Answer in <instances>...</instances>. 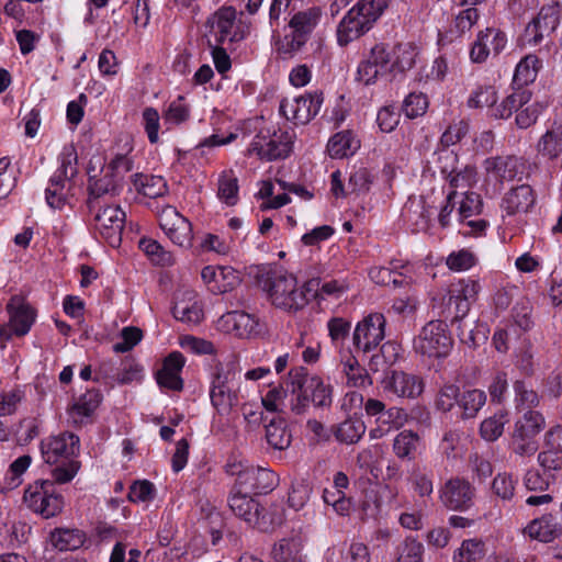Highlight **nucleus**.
Returning a JSON list of instances; mask_svg holds the SVG:
<instances>
[{
    "label": "nucleus",
    "mask_w": 562,
    "mask_h": 562,
    "mask_svg": "<svg viewBox=\"0 0 562 562\" xmlns=\"http://www.w3.org/2000/svg\"><path fill=\"white\" fill-rule=\"evenodd\" d=\"M270 303L286 313L303 310L318 294L319 279L299 284L296 277L284 271H272L260 281Z\"/></svg>",
    "instance_id": "1"
},
{
    "label": "nucleus",
    "mask_w": 562,
    "mask_h": 562,
    "mask_svg": "<svg viewBox=\"0 0 562 562\" xmlns=\"http://www.w3.org/2000/svg\"><path fill=\"white\" fill-rule=\"evenodd\" d=\"M101 166V157L92 158L89 162L87 173L89 176V200L88 206L92 211L97 206V200L105 194L115 195L122 187L124 176L132 170V161L124 155L116 156L109 165L100 170L101 177L97 173L93 162Z\"/></svg>",
    "instance_id": "2"
},
{
    "label": "nucleus",
    "mask_w": 562,
    "mask_h": 562,
    "mask_svg": "<svg viewBox=\"0 0 562 562\" xmlns=\"http://www.w3.org/2000/svg\"><path fill=\"white\" fill-rule=\"evenodd\" d=\"M239 373L237 363H216L210 375V398L220 415H228L238 402Z\"/></svg>",
    "instance_id": "3"
},
{
    "label": "nucleus",
    "mask_w": 562,
    "mask_h": 562,
    "mask_svg": "<svg viewBox=\"0 0 562 562\" xmlns=\"http://www.w3.org/2000/svg\"><path fill=\"white\" fill-rule=\"evenodd\" d=\"M480 289L479 282L472 279H460L453 282L447 295L442 297L439 315L452 323L461 321L469 313L471 303L475 301Z\"/></svg>",
    "instance_id": "4"
},
{
    "label": "nucleus",
    "mask_w": 562,
    "mask_h": 562,
    "mask_svg": "<svg viewBox=\"0 0 562 562\" xmlns=\"http://www.w3.org/2000/svg\"><path fill=\"white\" fill-rule=\"evenodd\" d=\"M24 503L43 518L58 515L64 507V497L50 480H37L24 492Z\"/></svg>",
    "instance_id": "5"
},
{
    "label": "nucleus",
    "mask_w": 562,
    "mask_h": 562,
    "mask_svg": "<svg viewBox=\"0 0 562 562\" xmlns=\"http://www.w3.org/2000/svg\"><path fill=\"white\" fill-rule=\"evenodd\" d=\"M544 427L546 419L540 412L533 409L524 412L514 425L512 434L513 451L520 457L536 453L538 445L535 438Z\"/></svg>",
    "instance_id": "6"
},
{
    "label": "nucleus",
    "mask_w": 562,
    "mask_h": 562,
    "mask_svg": "<svg viewBox=\"0 0 562 562\" xmlns=\"http://www.w3.org/2000/svg\"><path fill=\"white\" fill-rule=\"evenodd\" d=\"M452 347V339L443 321H430L414 340L417 352L427 357H446Z\"/></svg>",
    "instance_id": "7"
},
{
    "label": "nucleus",
    "mask_w": 562,
    "mask_h": 562,
    "mask_svg": "<svg viewBox=\"0 0 562 562\" xmlns=\"http://www.w3.org/2000/svg\"><path fill=\"white\" fill-rule=\"evenodd\" d=\"M323 102V92L315 90L299 97L282 99L279 111L288 121L296 125H305L319 113Z\"/></svg>",
    "instance_id": "8"
},
{
    "label": "nucleus",
    "mask_w": 562,
    "mask_h": 562,
    "mask_svg": "<svg viewBox=\"0 0 562 562\" xmlns=\"http://www.w3.org/2000/svg\"><path fill=\"white\" fill-rule=\"evenodd\" d=\"M293 134L286 131H261L250 145V153L257 154L268 161L283 159L292 150Z\"/></svg>",
    "instance_id": "9"
},
{
    "label": "nucleus",
    "mask_w": 562,
    "mask_h": 562,
    "mask_svg": "<svg viewBox=\"0 0 562 562\" xmlns=\"http://www.w3.org/2000/svg\"><path fill=\"white\" fill-rule=\"evenodd\" d=\"M386 321L381 313H371L360 321L352 334V345L358 352L374 350L385 337Z\"/></svg>",
    "instance_id": "10"
},
{
    "label": "nucleus",
    "mask_w": 562,
    "mask_h": 562,
    "mask_svg": "<svg viewBox=\"0 0 562 562\" xmlns=\"http://www.w3.org/2000/svg\"><path fill=\"white\" fill-rule=\"evenodd\" d=\"M383 392L397 398H417L424 392V381L415 374L390 370L381 380Z\"/></svg>",
    "instance_id": "11"
},
{
    "label": "nucleus",
    "mask_w": 562,
    "mask_h": 562,
    "mask_svg": "<svg viewBox=\"0 0 562 562\" xmlns=\"http://www.w3.org/2000/svg\"><path fill=\"white\" fill-rule=\"evenodd\" d=\"M231 474L237 475L235 488L247 494H267L277 486V475L273 471L261 467H246L238 471L232 470Z\"/></svg>",
    "instance_id": "12"
},
{
    "label": "nucleus",
    "mask_w": 562,
    "mask_h": 562,
    "mask_svg": "<svg viewBox=\"0 0 562 562\" xmlns=\"http://www.w3.org/2000/svg\"><path fill=\"white\" fill-rule=\"evenodd\" d=\"M561 10L558 3L543 5L526 26L524 38L529 45H538L549 37L560 23Z\"/></svg>",
    "instance_id": "13"
},
{
    "label": "nucleus",
    "mask_w": 562,
    "mask_h": 562,
    "mask_svg": "<svg viewBox=\"0 0 562 562\" xmlns=\"http://www.w3.org/2000/svg\"><path fill=\"white\" fill-rule=\"evenodd\" d=\"M290 378L294 379L299 389H304L315 407L325 408L331 405L333 390L318 375H311L304 367H296L290 370Z\"/></svg>",
    "instance_id": "14"
},
{
    "label": "nucleus",
    "mask_w": 562,
    "mask_h": 562,
    "mask_svg": "<svg viewBox=\"0 0 562 562\" xmlns=\"http://www.w3.org/2000/svg\"><path fill=\"white\" fill-rule=\"evenodd\" d=\"M79 449V437L68 431L52 436L41 443L43 459L48 464L72 460Z\"/></svg>",
    "instance_id": "15"
},
{
    "label": "nucleus",
    "mask_w": 562,
    "mask_h": 562,
    "mask_svg": "<svg viewBox=\"0 0 562 562\" xmlns=\"http://www.w3.org/2000/svg\"><path fill=\"white\" fill-rule=\"evenodd\" d=\"M228 505L234 515L243 519L249 526L258 528L261 531L269 529V524L261 514L262 507L247 493L234 487L228 497Z\"/></svg>",
    "instance_id": "16"
},
{
    "label": "nucleus",
    "mask_w": 562,
    "mask_h": 562,
    "mask_svg": "<svg viewBox=\"0 0 562 562\" xmlns=\"http://www.w3.org/2000/svg\"><path fill=\"white\" fill-rule=\"evenodd\" d=\"M125 212L119 205L100 209L95 216V229L112 247H119L125 224Z\"/></svg>",
    "instance_id": "17"
},
{
    "label": "nucleus",
    "mask_w": 562,
    "mask_h": 562,
    "mask_svg": "<svg viewBox=\"0 0 562 562\" xmlns=\"http://www.w3.org/2000/svg\"><path fill=\"white\" fill-rule=\"evenodd\" d=\"M159 225L173 244L180 247L191 246V223L173 206L168 205L162 209L159 215Z\"/></svg>",
    "instance_id": "18"
},
{
    "label": "nucleus",
    "mask_w": 562,
    "mask_h": 562,
    "mask_svg": "<svg viewBox=\"0 0 562 562\" xmlns=\"http://www.w3.org/2000/svg\"><path fill=\"white\" fill-rule=\"evenodd\" d=\"M439 497L451 510H467L473 504L474 487L464 479L451 477L440 487Z\"/></svg>",
    "instance_id": "19"
},
{
    "label": "nucleus",
    "mask_w": 562,
    "mask_h": 562,
    "mask_svg": "<svg viewBox=\"0 0 562 562\" xmlns=\"http://www.w3.org/2000/svg\"><path fill=\"white\" fill-rule=\"evenodd\" d=\"M184 357L179 351L171 352L162 363V368L157 372V383L161 387L172 391H181L183 389V381L180 372L184 367Z\"/></svg>",
    "instance_id": "20"
},
{
    "label": "nucleus",
    "mask_w": 562,
    "mask_h": 562,
    "mask_svg": "<svg viewBox=\"0 0 562 562\" xmlns=\"http://www.w3.org/2000/svg\"><path fill=\"white\" fill-rule=\"evenodd\" d=\"M14 335H26L35 321L34 310L21 296H12L7 305Z\"/></svg>",
    "instance_id": "21"
},
{
    "label": "nucleus",
    "mask_w": 562,
    "mask_h": 562,
    "mask_svg": "<svg viewBox=\"0 0 562 562\" xmlns=\"http://www.w3.org/2000/svg\"><path fill=\"white\" fill-rule=\"evenodd\" d=\"M524 533L532 540L543 543L554 541L562 535V525L552 514H544L532 519L524 529Z\"/></svg>",
    "instance_id": "22"
},
{
    "label": "nucleus",
    "mask_w": 562,
    "mask_h": 562,
    "mask_svg": "<svg viewBox=\"0 0 562 562\" xmlns=\"http://www.w3.org/2000/svg\"><path fill=\"white\" fill-rule=\"evenodd\" d=\"M536 203L533 190L528 184L513 188L503 198L502 207L507 215L527 213Z\"/></svg>",
    "instance_id": "23"
},
{
    "label": "nucleus",
    "mask_w": 562,
    "mask_h": 562,
    "mask_svg": "<svg viewBox=\"0 0 562 562\" xmlns=\"http://www.w3.org/2000/svg\"><path fill=\"white\" fill-rule=\"evenodd\" d=\"M101 401L102 394L98 390H89L82 394L68 411L72 423L78 426L90 423Z\"/></svg>",
    "instance_id": "24"
},
{
    "label": "nucleus",
    "mask_w": 562,
    "mask_h": 562,
    "mask_svg": "<svg viewBox=\"0 0 562 562\" xmlns=\"http://www.w3.org/2000/svg\"><path fill=\"white\" fill-rule=\"evenodd\" d=\"M439 159L441 162H445V165L441 166V173L449 181L451 188H464L473 180L475 171L472 167L467 166L463 169H458L454 166L458 157L453 151L442 153Z\"/></svg>",
    "instance_id": "25"
},
{
    "label": "nucleus",
    "mask_w": 562,
    "mask_h": 562,
    "mask_svg": "<svg viewBox=\"0 0 562 562\" xmlns=\"http://www.w3.org/2000/svg\"><path fill=\"white\" fill-rule=\"evenodd\" d=\"M487 396L484 391L469 389L460 393L457 416L462 420L474 419L486 404Z\"/></svg>",
    "instance_id": "26"
},
{
    "label": "nucleus",
    "mask_w": 562,
    "mask_h": 562,
    "mask_svg": "<svg viewBox=\"0 0 562 562\" xmlns=\"http://www.w3.org/2000/svg\"><path fill=\"white\" fill-rule=\"evenodd\" d=\"M172 315L176 319L188 323L198 324L203 318V311L195 299V294L191 291H186L181 299H177L172 307Z\"/></svg>",
    "instance_id": "27"
},
{
    "label": "nucleus",
    "mask_w": 562,
    "mask_h": 562,
    "mask_svg": "<svg viewBox=\"0 0 562 562\" xmlns=\"http://www.w3.org/2000/svg\"><path fill=\"white\" fill-rule=\"evenodd\" d=\"M538 154L549 160L562 155V121L553 122L537 143Z\"/></svg>",
    "instance_id": "28"
},
{
    "label": "nucleus",
    "mask_w": 562,
    "mask_h": 562,
    "mask_svg": "<svg viewBox=\"0 0 562 562\" xmlns=\"http://www.w3.org/2000/svg\"><path fill=\"white\" fill-rule=\"evenodd\" d=\"M487 172L493 173L501 181H512L521 173L524 165L515 156H498L485 161Z\"/></svg>",
    "instance_id": "29"
},
{
    "label": "nucleus",
    "mask_w": 562,
    "mask_h": 562,
    "mask_svg": "<svg viewBox=\"0 0 562 562\" xmlns=\"http://www.w3.org/2000/svg\"><path fill=\"white\" fill-rule=\"evenodd\" d=\"M531 100V92L527 89L517 88L513 93L507 95L499 104L494 106L493 116L506 120L514 112H518L520 108Z\"/></svg>",
    "instance_id": "30"
},
{
    "label": "nucleus",
    "mask_w": 562,
    "mask_h": 562,
    "mask_svg": "<svg viewBox=\"0 0 562 562\" xmlns=\"http://www.w3.org/2000/svg\"><path fill=\"white\" fill-rule=\"evenodd\" d=\"M321 18V9L313 7L295 13L290 20L289 25L294 33L300 34L308 40L313 30L318 24Z\"/></svg>",
    "instance_id": "31"
},
{
    "label": "nucleus",
    "mask_w": 562,
    "mask_h": 562,
    "mask_svg": "<svg viewBox=\"0 0 562 562\" xmlns=\"http://www.w3.org/2000/svg\"><path fill=\"white\" fill-rule=\"evenodd\" d=\"M133 184L138 193L150 199L162 196L168 191L167 182L160 176L136 173Z\"/></svg>",
    "instance_id": "32"
},
{
    "label": "nucleus",
    "mask_w": 562,
    "mask_h": 562,
    "mask_svg": "<svg viewBox=\"0 0 562 562\" xmlns=\"http://www.w3.org/2000/svg\"><path fill=\"white\" fill-rule=\"evenodd\" d=\"M266 439L269 446L277 450H284L291 445L292 435L286 423L281 417H273L266 425Z\"/></svg>",
    "instance_id": "33"
},
{
    "label": "nucleus",
    "mask_w": 562,
    "mask_h": 562,
    "mask_svg": "<svg viewBox=\"0 0 562 562\" xmlns=\"http://www.w3.org/2000/svg\"><path fill=\"white\" fill-rule=\"evenodd\" d=\"M359 148V140L352 132L342 131L335 134L328 142L327 150L331 158H344L353 155Z\"/></svg>",
    "instance_id": "34"
},
{
    "label": "nucleus",
    "mask_w": 562,
    "mask_h": 562,
    "mask_svg": "<svg viewBox=\"0 0 562 562\" xmlns=\"http://www.w3.org/2000/svg\"><path fill=\"white\" fill-rule=\"evenodd\" d=\"M342 372L347 378V384L356 387H363L371 384L370 375L367 370L359 364L358 359L346 353L341 356Z\"/></svg>",
    "instance_id": "35"
},
{
    "label": "nucleus",
    "mask_w": 562,
    "mask_h": 562,
    "mask_svg": "<svg viewBox=\"0 0 562 562\" xmlns=\"http://www.w3.org/2000/svg\"><path fill=\"white\" fill-rule=\"evenodd\" d=\"M541 60L532 54L525 56L516 66L513 82L518 88L532 83L541 68Z\"/></svg>",
    "instance_id": "36"
},
{
    "label": "nucleus",
    "mask_w": 562,
    "mask_h": 562,
    "mask_svg": "<svg viewBox=\"0 0 562 562\" xmlns=\"http://www.w3.org/2000/svg\"><path fill=\"white\" fill-rule=\"evenodd\" d=\"M420 443L419 436L412 430H403L393 440V451L400 459L413 460Z\"/></svg>",
    "instance_id": "37"
},
{
    "label": "nucleus",
    "mask_w": 562,
    "mask_h": 562,
    "mask_svg": "<svg viewBox=\"0 0 562 562\" xmlns=\"http://www.w3.org/2000/svg\"><path fill=\"white\" fill-rule=\"evenodd\" d=\"M235 20L236 10L233 7H223L215 12L213 27L218 33V43H224L227 40L233 42L235 40V36L232 35Z\"/></svg>",
    "instance_id": "38"
},
{
    "label": "nucleus",
    "mask_w": 562,
    "mask_h": 562,
    "mask_svg": "<svg viewBox=\"0 0 562 562\" xmlns=\"http://www.w3.org/2000/svg\"><path fill=\"white\" fill-rule=\"evenodd\" d=\"M301 551L302 543L300 539H282L274 544L272 557L276 562H304Z\"/></svg>",
    "instance_id": "39"
},
{
    "label": "nucleus",
    "mask_w": 562,
    "mask_h": 562,
    "mask_svg": "<svg viewBox=\"0 0 562 562\" xmlns=\"http://www.w3.org/2000/svg\"><path fill=\"white\" fill-rule=\"evenodd\" d=\"M366 425L361 419H346L340 423L335 431V438L346 445H353L358 442L366 432Z\"/></svg>",
    "instance_id": "40"
},
{
    "label": "nucleus",
    "mask_w": 562,
    "mask_h": 562,
    "mask_svg": "<svg viewBox=\"0 0 562 562\" xmlns=\"http://www.w3.org/2000/svg\"><path fill=\"white\" fill-rule=\"evenodd\" d=\"M59 167L52 177H58L60 180L70 181L78 172V156L74 145H67L59 155Z\"/></svg>",
    "instance_id": "41"
},
{
    "label": "nucleus",
    "mask_w": 562,
    "mask_h": 562,
    "mask_svg": "<svg viewBox=\"0 0 562 562\" xmlns=\"http://www.w3.org/2000/svg\"><path fill=\"white\" fill-rule=\"evenodd\" d=\"M508 423V414L505 411H499L493 416L485 418L480 426V434L486 441L497 440L503 431L504 426Z\"/></svg>",
    "instance_id": "42"
},
{
    "label": "nucleus",
    "mask_w": 562,
    "mask_h": 562,
    "mask_svg": "<svg viewBox=\"0 0 562 562\" xmlns=\"http://www.w3.org/2000/svg\"><path fill=\"white\" fill-rule=\"evenodd\" d=\"M518 479L508 472H499L492 481V492L495 496L504 502H509L514 498Z\"/></svg>",
    "instance_id": "43"
},
{
    "label": "nucleus",
    "mask_w": 562,
    "mask_h": 562,
    "mask_svg": "<svg viewBox=\"0 0 562 562\" xmlns=\"http://www.w3.org/2000/svg\"><path fill=\"white\" fill-rule=\"evenodd\" d=\"M460 387L453 383H446L439 387L436 398L435 407L441 413H450L458 407L460 397Z\"/></svg>",
    "instance_id": "44"
},
{
    "label": "nucleus",
    "mask_w": 562,
    "mask_h": 562,
    "mask_svg": "<svg viewBox=\"0 0 562 562\" xmlns=\"http://www.w3.org/2000/svg\"><path fill=\"white\" fill-rule=\"evenodd\" d=\"M223 319L227 325H232V329L239 336L254 333L258 326V322L252 315L241 311L229 312L223 316Z\"/></svg>",
    "instance_id": "45"
},
{
    "label": "nucleus",
    "mask_w": 562,
    "mask_h": 562,
    "mask_svg": "<svg viewBox=\"0 0 562 562\" xmlns=\"http://www.w3.org/2000/svg\"><path fill=\"white\" fill-rule=\"evenodd\" d=\"M52 543L60 551L76 550L83 543V536L75 529H56L52 532Z\"/></svg>",
    "instance_id": "46"
},
{
    "label": "nucleus",
    "mask_w": 562,
    "mask_h": 562,
    "mask_svg": "<svg viewBox=\"0 0 562 562\" xmlns=\"http://www.w3.org/2000/svg\"><path fill=\"white\" fill-rule=\"evenodd\" d=\"M515 391V407L518 412H526L537 407L540 403L538 393L528 387L524 381H516L514 383Z\"/></svg>",
    "instance_id": "47"
},
{
    "label": "nucleus",
    "mask_w": 562,
    "mask_h": 562,
    "mask_svg": "<svg viewBox=\"0 0 562 562\" xmlns=\"http://www.w3.org/2000/svg\"><path fill=\"white\" fill-rule=\"evenodd\" d=\"M67 182L68 181L60 180L58 177H52L49 179L48 187L45 190V198L52 209L61 210L66 205L68 198L66 190Z\"/></svg>",
    "instance_id": "48"
},
{
    "label": "nucleus",
    "mask_w": 562,
    "mask_h": 562,
    "mask_svg": "<svg viewBox=\"0 0 562 562\" xmlns=\"http://www.w3.org/2000/svg\"><path fill=\"white\" fill-rule=\"evenodd\" d=\"M238 180L232 172H224L218 179L217 196L228 206L238 202Z\"/></svg>",
    "instance_id": "49"
},
{
    "label": "nucleus",
    "mask_w": 562,
    "mask_h": 562,
    "mask_svg": "<svg viewBox=\"0 0 562 562\" xmlns=\"http://www.w3.org/2000/svg\"><path fill=\"white\" fill-rule=\"evenodd\" d=\"M485 555V544L481 540H464L453 554L454 562H475Z\"/></svg>",
    "instance_id": "50"
},
{
    "label": "nucleus",
    "mask_w": 562,
    "mask_h": 562,
    "mask_svg": "<svg viewBox=\"0 0 562 562\" xmlns=\"http://www.w3.org/2000/svg\"><path fill=\"white\" fill-rule=\"evenodd\" d=\"M139 248L148 256V258L158 266H170L173 263V257L170 251H167L162 246L150 238H142L139 240Z\"/></svg>",
    "instance_id": "51"
},
{
    "label": "nucleus",
    "mask_w": 562,
    "mask_h": 562,
    "mask_svg": "<svg viewBox=\"0 0 562 562\" xmlns=\"http://www.w3.org/2000/svg\"><path fill=\"white\" fill-rule=\"evenodd\" d=\"M424 546L415 538L407 537L396 548L397 562H423Z\"/></svg>",
    "instance_id": "52"
},
{
    "label": "nucleus",
    "mask_w": 562,
    "mask_h": 562,
    "mask_svg": "<svg viewBox=\"0 0 562 562\" xmlns=\"http://www.w3.org/2000/svg\"><path fill=\"white\" fill-rule=\"evenodd\" d=\"M547 106V101H536L525 109L518 110L515 119L516 125L524 130L532 126Z\"/></svg>",
    "instance_id": "53"
},
{
    "label": "nucleus",
    "mask_w": 562,
    "mask_h": 562,
    "mask_svg": "<svg viewBox=\"0 0 562 562\" xmlns=\"http://www.w3.org/2000/svg\"><path fill=\"white\" fill-rule=\"evenodd\" d=\"M428 105L429 102L426 94L422 92H412L403 101V111L407 117L415 119L423 116L426 113Z\"/></svg>",
    "instance_id": "54"
},
{
    "label": "nucleus",
    "mask_w": 562,
    "mask_h": 562,
    "mask_svg": "<svg viewBox=\"0 0 562 562\" xmlns=\"http://www.w3.org/2000/svg\"><path fill=\"white\" fill-rule=\"evenodd\" d=\"M286 389L293 395L290 404L291 411L296 415L306 413L311 403L310 397L303 387L299 389L294 384V379L290 378V373L288 374Z\"/></svg>",
    "instance_id": "55"
},
{
    "label": "nucleus",
    "mask_w": 562,
    "mask_h": 562,
    "mask_svg": "<svg viewBox=\"0 0 562 562\" xmlns=\"http://www.w3.org/2000/svg\"><path fill=\"white\" fill-rule=\"evenodd\" d=\"M475 262V256L468 249L452 251L446 259L447 267L452 271L469 270Z\"/></svg>",
    "instance_id": "56"
},
{
    "label": "nucleus",
    "mask_w": 562,
    "mask_h": 562,
    "mask_svg": "<svg viewBox=\"0 0 562 562\" xmlns=\"http://www.w3.org/2000/svg\"><path fill=\"white\" fill-rule=\"evenodd\" d=\"M155 485L147 481H136L132 484L128 492V499L133 503L150 502L156 497Z\"/></svg>",
    "instance_id": "57"
},
{
    "label": "nucleus",
    "mask_w": 562,
    "mask_h": 562,
    "mask_svg": "<svg viewBox=\"0 0 562 562\" xmlns=\"http://www.w3.org/2000/svg\"><path fill=\"white\" fill-rule=\"evenodd\" d=\"M60 464L52 470V482L65 484L70 482L79 470V462L75 460L61 461Z\"/></svg>",
    "instance_id": "58"
},
{
    "label": "nucleus",
    "mask_w": 562,
    "mask_h": 562,
    "mask_svg": "<svg viewBox=\"0 0 562 562\" xmlns=\"http://www.w3.org/2000/svg\"><path fill=\"white\" fill-rule=\"evenodd\" d=\"M411 482L414 491L420 496H430L434 491L431 474L416 468L412 471Z\"/></svg>",
    "instance_id": "59"
},
{
    "label": "nucleus",
    "mask_w": 562,
    "mask_h": 562,
    "mask_svg": "<svg viewBox=\"0 0 562 562\" xmlns=\"http://www.w3.org/2000/svg\"><path fill=\"white\" fill-rule=\"evenodd\" d=\"M400 113L393 105L382 106L376 114L379 128L384 133H391L400 123Z\"/></svg>",
    "instance_id": "60"
},
{
    "label": "nucleus",
    "mask_w": 562,
    "mask_h": 562,
    "mask_svg": "<svg viewBox=\"0 0 562 562\" xmlns=\"http://www.w3.org/2000/svg\"><path fill=\"white\" fill-rule=\"evenodd\" d=\"M483 202L481 195L475 192H467L460 202L459 215L461 220H465L482 212Z\"/></svg>",
    "instance_id": "61"
},
{
    "label": "nucleus",
    "mask_w": 562,
    "mask_h": 562,
    "mask_svg": "<svg viewBox=\"0 0 562 562\" xmlns=\"http://www.w3.org/2000/svg\"><path fill=\"white\" fill-rule=\"evenodd\" d=\"M329 337L335 345H339L345 341L349 336L351 324L341 317H333L327 323Z\"/></svg>",
    "instance_id": "62"
},
{
    "label": "nucleus",
    "mask_w": 562,
    "mask_h": 562,
    "mask_svg": "<svg viewBox=\"0 0 562 562\" xmlns=\"http://www.w3.org/2000/svg\"><path fill=\"white\" fill-rule=\"evenodd\" d=\"M143 368L134 359L126 358L122 362V369L115 380L121 384H128L142 378Z\"/></svg>",
    "instance_id": "63"
},
{
    "label": "nucleus",
    "mask_w": 562,
    "mask_h": 562,
    "mask_svg": "<svg viewBox=\"0 0 562 562\" xmlns=\"http://www.w3.org/2000/svg\"><path fill=\"white\" fill-rule=\"evenodd\" d=\"M538 462L544 471L562 470V451L544 447V450L538 454Z\"/></svg>",
    "instance_id": "64"
}]
</instances>
